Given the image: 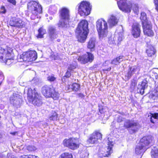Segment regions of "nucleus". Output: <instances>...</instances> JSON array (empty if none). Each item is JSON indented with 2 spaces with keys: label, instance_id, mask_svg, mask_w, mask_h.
Returning a JSON list of instances; mask_svg holds the SVG:
<instances>
[{
  "label": "nucleus",
  "instance_id": "a19ab883",
  "mask_svg": "<svg viewBox=\"0 0 158 158\" xmlns=\"http://www.w3.org/2000/svg\"><path fill=\"white\" fill-rule=\"evenodd\" d=\"M152 73V76L154 77L156 80L155 82L158 81V69H156V71H153Z\"/></svg>",
  "mask_w": 158,
  "mask_h": 158
},
{
  "label": "nucleus",
  "instance_id": "b1692460",
  "mask_svg": "<svg viewBox=\"0 0 158 158\" xmlns=\"http://www.w3.org/2000/svg\"><path fill=\"white\" fill-rule=\"evenodd\" d=\"M95 39L94 38H91L88 43V48L91 50H94L95 45Z\"/></svg>",
  "mask_w": 158,
  "mask_h": 158
},
{
  "label": "nucleus",
  "instance_id": "aec40b11",
  "mask_svg": "<svg viewBox=\"0 0 158 158\" xmlns=\"http://www.w3.org/2000/svg\"><path fill=\"white\" fill-rule=\"evenodd\" d=\"M140 70V67L138 66H129L127 71V77H131L134 74H139Z\"/></svg>",
  "mask_w": 158,
  "mask_h": 158
},
{
  "label": "nucleus",
  "instance_id": "5fc2aeb1",
  "mask_svg": "<svg viewBox=\"0 0 158 158\" xmlns=\"http://www.w3.org/2000/svg\"><path fill=\"white\" fill-rule=\"evenodd\" d=\"M70 71H70V70H69V69L67 71L65 75V77L68 78V77H69L70 76V75H71V74L70 73Z\"/></svg>",
  "mask_w": 158,
  "mask_h": 158
},
{
  "label": "nucleus",
  "instance_id": "a18cd8bd",
  "mask_svg": "<svg viewBox=\"0 0 158 158\" xmlns=\"http://www.w3.org/2000/svg\"><path fill=\"white\" fill-rule=\"evenodd\" d=\"M136 85L137 82L135 81L134 80L131 81L130 87L132 89H134L135 86Z\"/></svg>",
  "mask_w": 158,
  "mask_h": 158
},
{
  "label": "nucleus",
  "instance_id": "6e6d98bb",
  "mask_svg": "<svg viewBox=\"0 0 158 158\" xmlns=\"http://www.w3.org/2000/svg\"><path fill=\"white\" fill-rule=\"evenodd\" d=\"M83 153H82L81 154V156H82V157L83 158H86L88 157V156L89 155L88 153L87 152H85V155L84 156L83 155Z\"/></svg>",
  "mask_w": 158,
  "mask_h": 158
},
{
  "label": "nucleus",
  "instance_id": "c756f323",
  "mask_svg": "<svg viewBox=\"0 0 158 158\" xmlns=\"http://www.w3.org/2000/svg\"><path fill=\"white\" fill-rule=\"evenodd\" d=\"M26 148H25L24 145H21L20 146H18L16 150L18 152L21 153H24L27 152Z\"/></svg>",
  "mask_w": 158,
  "mask_h": 158
},
{
  "label": "nucleus",
  "instance_id": "2eb2a0df",
  "mask_svg": "<svg viewBox=\"0 0 158 158\" xmlns=\"http://www.w3.org/2000/svg\"><path fill=\"white\" fill-rule=\"evenodd\" d=\"M54 89L51 85H46L42 87L41 92L43 94L46 98H50L52 96V94Z\"/></svg>",
  "mask_w": 158,
  "mask_h": 158
},
{
  "label": "nucleus",
  "instance_id": "680f3d73",
  "mask_svg": "<svg viewBox=\"0 0 158 158\" xmlns=\"http://www.w3.org/2000/svg\"><path fill=\"white\" fill-rule=\"evenodd\" d=\"M155 90L158 93V84L157 85H156Z\"/></svg>",
  "mask_w": 158,
  "mask_h": 158
},
{
  "label": "nucleus",
  "instance_id": "58836bf2",
  "mask_svg": "<svg viewBox=\"0 0 158 158\" xmlns=\"http://www.w3.org/2000/svg\"><path fill=\"white\" fill-rule=\"evenodd\" d=\"M51 97H52L53 99L56 100L59 98V94L58 93L55 91V90H54Z\"/></svg>",
  "mask_w": 158,
  "mask_h": 158
},
{
  "label": "nucleus",
  "instance_id": "e433bc0d",
  "mask_svg": "<svg viewBox=\"0 0 158 158\" xmlns=\"http://www.w3.org/2000/svg\"><path fill=\"white\" fill-rule=\"evenodd\" d=\"M151 118L150 121L152 123H154L156 121L154 119H157L158 118V113H154L151 114Z\"/></svg>",
  "mask_w": 158,
  "mask_h": 158
},
{
  "label": "nucleus",
  "instance_id": "7c9ffc66",
  "mask_svg": "<svg viewBox=\"0 0 158 158\" xmlns=\"http://www.w3.org/2000/svg\"><path fill=\"white\" fill-rule=\"evenodd\" d=\"M57 8L55 5H52L50 6L49 9V12L52 14L55 13L57 10Z\"/></svg>",
  "mask_w": 158,
  "mask_h": 158
},
{
  "label": "nucleus",
  "instance_id": "20e7f679",
  "mask_svg": "<svg viewBox=\"0 0 158 158\" xmlns=\"http://www.w3.org/2000/svg\"><path fill=\"white\" fill-rule=\"evenodd\" d=\"M12 49L8 48L6 49H0V61L10 65L14 61V57L11 54Z\"/></svg>",
  "mask_w": 158,
  "mask_h": 158
},
{
  "label": "nucleus",
  "instance_id": "de8ad7c7",
  "mask_svg": "<svg viewBox=\"0 0 158 158\" xmlns=\"http://www.w3.org/2000/svg\"><path fill=\"white\" fill-rule=\"evenodd\" d=\"M138 90L139 91L140 93L141 94L143 95L144 94V89H145L142 88V87L138 86Z\"/></svg>",
  "mask_w": 158,
  "mask_h": 158
},
{
  "label": "nucleus",
  "instance_id": "f3484780",
  "mask_svg": "<svg viewBox=\"0 0 158 158\" xmlns=\"http://www.w3.org/2000/svg\"><path fill=\"white\" fill-rule=\"evenodd\" d=\"M141 31L140 26L138 23H135L132 26L131 33L134 38H138L140 36Z\"/></svg>",
  "mask_w": 158,
  "mask_h": 158
},
{
  "label": "nucleus",
  "instance_id": "6ab92c4d",
  "mask_svg": "<svg viewBox=\"0 0 158 158\" xmlns=\"http://www.w3.org/2000/svg\"><path fill=\"white\" fill-rule=\"evenodd\" d=\"M152 138L150 136L144 137L140 139L139 143L140 145L147 150L149 148L150 144L152 141Z\"/></svg>",
  "mask_w": 158,
  "mask_h": 158
},
{
  "label": "nucleus",
  "instance_id": "69168bd1",
  "mask_svg": "<svg viewBox=\"0 0 158 158\" xmlns=\"http://www.w3.org/2000/svg\"><path fill=\"white\" fill-rule=\"evenodd\" d=\"M111 69V68H109L107 69V70L110 71V69Z\"/></svg>",
  "mask_w": 158,
  "mask_h": 158
},
{
  "label": "nucleus",
  "instance_id": "4c0bfd02",
  "mask_svg": "<svg viewBox=\"0 0 158 158\" xmlns=\"http://www.w3.org/2000/svg\"><path fill=\"white\" fill-rule=\"evenodd\" d=\"M27 148V150L29 152L34 151L36 150L37 148L34 146L33 145H29L26 147Z\"/></svg>",
  "mask_w": 158,
  "mask_h": 158
},
{
  "label": "nucleus",
  "instance_id": "bb28decb",
  "mask_svg": "<svg viewBox=\"0 0 158 158\" xmlns=\"http://www.w3.org/2000/svg\"><path fill=\"white\" fill-rule=\"evenodd\" d=\"M123 56H120L114 59L111 62V64H113L117 65L119 64L123 60Z\"/></svg>",
  "mask_w": 158,
  "mask_h": 158
},
{
  "label": "nucleus",
  "instance_id": "ddd939ff",
  "mask_svg": "<svg viewBox=\"0 0 158 158\" xmlns=\"http://www.w3.org/2000/svg\"><path fill=\"white\" fill-rule=\"evenodd\" d=\"M94 58V56L92 53L87 52L85 55L79 57L78 60L81 63L85 64L88 62H91Z\"/></svg>",
  "mask_w": 158,
  "mask_h": 158
},
{
  "label": "nucleus",
  "instance_id": "13d9d810",
  "mask_svg": "<svg viewBox=\"0 0 158 158\" xmlns=\"http://www.w3.org/2000/svg\"><path fill=\"white\" fill-rule=\"evenodd\" d=\"M4 77L2 71H0V79L1 81L4 80Z\"/></svg>",
  "mask_w": 158,
  "mask_h": 158
},
{
  "label": "nucleus",
  "instance_id": "412c9836",
  "mask_svg": "<svg viewBox=\"0 0 158 158\" xmlns=\"http://www.w3.org/2000/svg\"><path fill=\"white\" fill-rule=\"evenodd\" d=\"M143 27L144 35L148 36H153L154 32L152 30V26L151 23L143 25Z\"/></svg>",
  "mask_w": 158,
  "mask_h": 158
},
{
  "label": "nucleus",
  "instance_id": "f257e3e1",
  "mask_svg": "<svg viewBox=\"0 0 158 158\" xmlns=\"http://www.w3.org/2000/svg\"><path fill=\"white\" fill-rule=\"evenodd\" d=\"M88 23L85 20H82L79 23L76 32L77 34V39L79 41L84 42L89 32Z\"/></svg>",
  "mask_w": 158,
  "mask_h": 158
},
{
  "label": "nucleus",
  "instance_id": "c85d7f7f",
  "mask_svg": "<svg viewBox=\"0 0 158 158\" xmlns=\"http://www.w3.org/2000/svg\"><path fill=\"white\" fill-rule=\"evenodd\" d=\"M146 52L148 56H151L155 53V49L153 46L150 45L146 50Z\"/></svg>",
  "mask_w": 158,
  "mask_h": 158
},
{
  "label": "nucleus",
  "instance_id": "603ef678",
  "mask_svg": "<svg viewBox=\"0 0 158 158\" xmlns=\"http://www.w3.org/2000/svg\"><path fill=\"white\" fill-rule=\"evenodd\" d=\"M58 56L57 54L56 53L55 54H52L51 56L52 59L54 60H56L58 58Z\"/></svg>",
  "mask_w": 158,
  "mask_h": 158
},
{
  "label": "nucleus",
  "instance_id": "dca6fc26",
  "mask_svg": "<svg viewBox=\"0 0 158 158\" xmlns=\"http://www.w3.org/2000/svg\"><path fill=\"white\" fill-rule=\"evenodd\" d=\"M119 9L123 11L129 13L131 11V4H127L126 0H121L117 2Z\"/></svg>",
  "mask_w": 158,
  "mask_h": 158
},
{
  "label": "nucleus",
  "instance_id": "1a4fd4ad",
  "mask_svg": "<svg viewBox=\"0 0 158 158\" xmlns=\"http://www.w3.org/2000/svg\"><path fill=\"white\" fill-rule=\"evenodd\" d=\"M37 58V54L34 51H30L23 53L20 56L19 61H32Z\"/></svg>",
  "mask_w": 158,
  "mask_h": 158
},
{
  "label": "nucleus",
  "instance_id": "a211bd4d",
  "mask_svg": "<svg viewBox=\"0 0 158 158\" xmlns=\"http://www.w3.org/2000/svg\"><path fill=\"white\" fill-rule=\"evenodd\" d=\"M102 137V135L101 133L98 132L94 133L90 136L87 142L92 144L97 143L98 140H101Z\"/></svg>",
  "mask_w": 158,
  "mask_h": 158
},
{
  "label": "nucleus",
  "instance_id": "423d86ee",
  "mask_svg": "<svg viewBox=\"0 0 158 158\" xmlns=\"http://www.w3.org/2000/svg\"><path fill=\"white\" fill-rule=\"evenodd\" d=\"M60 13L61 19L58 24V26L61 27H67L69 25V10L67 8L64 7L61 9Z\"/></svg>",
  "mask_w": 158,
  "mask_h": 158
},
{
  "label": "nucleus",
  "instance_id": "4468645a",
  "mask_svg": "<svg viewBox=\"0 0 158 158\" xmlns=\"http://www.w3.org/2000/svg\"><path fill=\"white\" fill-rule=\"evenodd\" d=\"M10 25L11 26L22 28L25 26V23L20 18L13 17L10 20Z\"/></svg>",
  "mask_w": 158,
  "mask_h": 158
},
{
  "label": "nucleus",
  "instance_id": "37998d69",
  "mask_svg": "<svg viewBox=\"0 0 158 158\" xmlns=\"http://www.w3.org/2000/svg\"><path fill=\"white\" fill-rule=\"evenodd\" d=\"M57 115L56 112H54L53 115L50 117V119L53 120H57Z\"/></svg>",
  "mask_w": 158,
  "mask_h": 158
},
{
  "label": "nucleus",
  "instance_id": "4d7b16f0",
  "mask_svg": "<svg viewBox=\"0 0 158 158\" xmlns=\"http://www.w3.org/2000/svg\"><path fill=\"white\" fill-rule=\"evenodd\" d=\"M7 1L14 5H16V1L15 0H7Z\"/></svg>",
  "mask_w": 158,
  "mask_h": 158
},
{
  "label": "nucleus",
  "instance_id": "c03bdc74",
  "mask_svg": "<svg viewBox=\"0 0 158 158\" xmlns=\"http://www.w3.org/2000/svg\"><path fill=\"white\" fill-rule=\"evenodd\" d=\"M20 158H39L38 157L32 155H29V156L24 155L22 156Z\"/></svg>",
  "mask_w": 158,
  "mask_h": 158
},
{
  "label": "nucleus",
  "instance_id": "2f4dec72",
  "mask_svg": "<svg viewBox=\"0 0 158 158\" xmlns=\"http://www.w3.org/2000/svg\"><path fill=\"white\" fill-rule=\"evenodd\" d=\"M38 37L41 38H43V35L46 33V30L43 28L41 27L38 30Z\"/></svg>",
  "mask_w": 158,
  "mask_h": 158
},
{
  "label": "nucleus",
  "instance_id": "bf43d9fd",
  "mask_svg": "<svg viewBox=\"0 0 158 158\" xmlns=\"http://www.w3.org/2000/svg\"><path fill=\"white\" fill-rule=\"evenodd\" d=\"M122 120H123L121 116H119L118 117L117 121L118 122H121Z\"/></svg>",
  "mask_w": 158,
  "mask_h": 158
},
{
  "label": "nucleus",
  "instance_id": "f8f14e48",
  "mask_svg": "<svg viewBox=\"0 0 158 158\" xmlns=\"http://www.w3.org/2000/svg\"><path fill=\"white\" fill-rule=\"evenodd\" d=\"M124 125L126 128H129V131L131 134L137 131L139 127L138 123L129 120H126Z\"/></svg>",
  "mask_w": 158,
  "mask_h": 158
},
{
  "label": "nucleus",
  "instance_id": "ea45409f",
  "mask_svg": "<svg viewBox=\"0 0 158 158\" xmlns=\"http://www.w3.org/2000/svg\"><path fill=\"white\" fill-rule=\"evenodd\" d=\"M47 80L50 82L54 81L56 79L54 75L52 74L49 75L47 77Z\"/></svg>",
  "mask_w": 158,
  "mask_h": 158
},
{
  "label": "nucleus",
  "instance_id": "3c124183",
  "mask_svg": "<svg viewBox=\"0 0 158 158\" xmlns=\"http://www.w3.org/2000/svg\"><path fill=\"white\" fill-rule=\"evenodd\" d=\"M1 11L0 13L3 14H5L6 13V10L5 9V7L3 6H2L1 8Z\"/></svg>",
  "mask_w": 158,
  "mask_h": 158
},
{
  "label": "nucleus",
  "instance_id": "774afa93",
  "mask_svg": "<svg viewBox=\"0 0 158 158\" xmlns=\"http://www.w3.org/2000/svg\"><path fill=\"white\" fill-rule=\"evenodd\" d=\"M1 106H2V108H3V107H4V106H3V105H1Z\"/></svg>",
  "mask_w": 158,
  "mask_h": 158
},
{
  "label": "nucleus",
  "instance_id": "39448f33",
  "mask_svg": "<svg viewBox=\"0 0 158 158\" xmlns=\"http://www.w3.org/2000/svg\"><path fill=\"white\" fill-rule=\"evenodd\" d=\"M96 28L100 38L107 36L108 27L106 22L103 19H99L97 21Z\"/></svg>",
  "mask_w": 158,
  "mask_h": 158
},
{
  "label": "nucleus",
  "instance_id": "72a5a7b5",
  "mask_svg": "<svg viewBox=\"0 0 158 158\" xmlns=\"http://www.w3.org/2000/svg\"><path fill=\"white\" fill-rule=\"evenodd\" d=\"M49 33L51 36L52 37H56V35H55V29L54 27H51L49 28Z\"/></svg>",
  "mask_w": 158,
  "mask_h": 158
},
{
  "label": "nucleus",
  "instance_id": "79ce46f5",
  "mask_svg": "<svg viewBox=\"0 0 158 158\" xmlns=\"http://www.w3.org/2000/svg\"><path fill=\"white\" fill-rule=\"evenodd\" d=\"M138 86L145 89L148 87L147 82L146 80H143L142 82L141 85H139Z\"/></svg>",
  "mask_w": 158,
  "mask_h": 158
},
{
  "label": "nucleus",
  "instance_id": "6e6552de",
  "mask_svg": "<svg viewBox=\"0 0 158 158\" xmlns=\"http://www.w3.org/2000/svg\"><path fill=\"white\" fill-rule=\"evenodd\" d=\"M106 141L108 145L106 147L107 149L106 152H105L104 149H101L98 153V156L101 158L107 156L113 152L112 148L114 144V142L112 139H110L109 138H107Z\"/></svg>",
  "mask_w": 158,
  "mask_h": 158
},
{
  "label": "nucleus",
  "instance_id": "8fccbe9b",
  "mask_svg": "<svg viewBox=\"0 0 158 158\" xmlns=\"http://www.w3.org/2000/svg\"><path fill=\"white\" fill-rule=\"evenodd\" d=\"M72 85H67L65 88V89L66 91H70L72 90V88H71V86Z\"/></svg>",
  "mask_w": 158,
  "mask_h": 158
},
{
  "label": "nucleus",
  "instance_id": "338daca9",
  "mask_svg": "<svg viewBox=\"0 0 158 158\" xmlns=\"http://www.w3.org/2000/svg\"><path fill=\"white\" fill-rule=\"evenodd\" d=\"M50 19H52V17H50Z\"/></svg>",
  "mask_w": 158,
  "mask_h": 158
},
{
  "label": "nucleus",
  "instance_id": "cd10ccee",
  "mask_svg": "<svg viewBox=\"0 0 158 158\" xmlns=\"http://www.w3.org/2000/svg\"><path fill=\"white\" fill-rule=\"evenodd\" d=\"M151 156L152 158H158V148L154 147L151 151Z\"/></svg>",
  "mask_w": 158,
  "mask_h": 158
},
{
  "label": "nucleus",
  "instance_id": "09e8293b",
  "mask_svg": "<svg viewBox=\"0 0 158 158\" xmlns=\"http://www.w3.org/2000/svg\"><path fill=\"white\" fill-rule=\"evenodd\" d=\"M7 158H17L12 153H8L7 154Z\"/></svg>",
  "mask_w": 158,
  "mask_h": 158
},
{
  "label": "nucleus",
  "instance_id": "e2e57ef3",
  "mask_svg": "<svg viewBox=\"0 0 158 158\" xmlns=\"http://www.w3.org/2000/svg\"><path fill=\"white\" fill-rule=\"evenodd\" d=\"M78 95H79V97H81V98H83L84 97V95L81 93L79 94Z\"/></svg>",
  "mask_w": 158,
  "mask_h": 158
},
{
  "label": "nucleus",
  "instance_id": "f704fd0d",
  "mask_svg": "<svg viewBox=\"0 0 158 158\" xmlns=\"http://www.w3.org/2000/svg\"><path fill=\"white\" fill-rule=\"evenodd\" d=\"M59 158H73V156L71 154L67 152L62 154Z\"/></svg>",
  "mask_w": 158,
  "mask_h": 158
},
{
  "label": "nucleus",
  "instance_id": "052dcab7",
  "mask_svg": "<svg viewBox=\"0 0 158 158\" xmlns=\"http://www.w3.org/2000/svg\"><path fill=\"white\" fill-rule=\"evenodd\" d=\"M110 63V62L109 60H106L105 62L103 64L104 66H107Z\"/></svg>",
  "mask_w": 158,
  "mask_h": 158
},
{
  "label": "nucleus",
  "instance_id": "9b49d317",
  "mask_svg": "<svg viewBox=\"0 0 158 158\" xmlns=\"http://www.w3.org/2000/svg\"><path fill=\"white\" fill-rule=\"evenodd\" d=\"M63 144L64 146L73 150H75L79 147L78 139L77 138L65 139L63 141Z\"/></svg>",
  "mask_w": 158,
  "mask_h": 158
},
{
  "label": "nucleus",
  "instance_id": "f03ea898",
  "mask_svg": "<svg viewBox=\"0 0 158 158\" xmlns=\"http://www.w3.org/2000/svg\"><path fill=\"white\" fill-rule=\"evenodd\" d=\"M27 9L31 13V19L35 20L40 18L42 8L38 2L34 1L29 2L27 4Z\"/></svg>",
  "mask_w": 158,
  "mask_h": 158
},
{
  "label": "nucleus",
  "instance_id": "9d476101",
  "mask_svg": "<svg viewBox=\"0 0 158 158\" xmlns=\"http://www.w3.org/2000/svg\"><path fill=\"white\" fill-rule=\"evenodd\" d=\"M78 7V13L81 16L88 15L90 14L91 6L89 2L82 1Z\"/></svg>",
  "mask_w": 158,
  "mask_h": 158
},
{
  "label": "nucleus",
  "instance_id": "473e14b6",
  "mask_svg": "<svg viewBox=\"0 0 158 158\" xmlns=\"http://www.w3.org/2000/svg\"><path fill=\"white\" fill-rule=\"evenodd\" d=\"M71 87H72V90L77 91L79 90L80 85L77 83H74L72 85Z\"/></svg>",
  "mask_w": 158,
  "mask_h": 158
},
{
  "label": "nucleus",
  "instance_id": "864d4df0",
  "mask_svg": "<svg viewBox=\"0 0 158 158\" xmlns=\"http://www.w3.org/2000/svg\"><path fill=\"white\" fill-rule=\"evenodd\" d=\"M154 2L156 6V9L158 11V0H154Z\"/></svg>",
  "mask_w": 158,
  "mask_h": 158
},
{
  "label": "nucleus",
  "instance_id": "4be33fe9",
  "mask_svg": "<svg viewBox=\"0 0 158 158\" xmlns=\"http://www.w3.org/2000/svg\"><path fill=\"white\" fill-rule=\"evenodd\" d=\"M10 102L11 104L16 106L19 105L22 102V99L19 95L14 94L10 96Z\"/></svg>",
  "mask_w": 158,
  "mask_h": 158
},
{
  "label": "nucleus",
  "instance_id": "a878e982",
  "mask_svg": "<svg viewBox=\"0 0 158 158\" xmlns=\"http://www.w3.org/2000/svg\"><path fill=\"white\" fill-rule=\"evenodd\" d=\"M140 19L142 21L143 25L151 23L150 21H148L147 18L146 14L144 12L141 13Z\"/></svg>",
  "mask_w": 158,
  "mask_h": 158
},
{
  "label": "nucleus",
  "instance_id": "0eeeda50",
  "mask_svg": "<svg viewBox=\"0 0 158 158\" xmlns=\"http://www.w3.org/2000/svg\"><path fill=\"white\" fill-rule=\"evenodd\" d=\"M123 39V29L122 26H119L114 34L111 35L109 38L108 42L110 44H116L122 41Z\"/></svg>",
  "mask_w": 158,
  "mask_h": 158
},
{
  "label": "nucleus",
  "instance_id": "7ed1b4c3",
  "mask_svg": "<svg viewBox=\"0 0 158 158\" xmlns=\"http://www.w3.org/2000/svg\"><path fill=\"white\" fill-rule=\"evenodd\" d=\"M27 97L29 101L35 105L40 106L42 104V98L35 88L32 89L31 88H28Z\"/></svg>",
  "mask_w": 158,
  "mask_h": 158
},
{
  "label": "nucleus",
  "instance_id": "49530a36",
  "mask_svg": "<svg viewBox=\"0 0 158 158\" xmlns=\"http://www.w3.org/2000/svg\"><path fill=\"white\" fill-rule=\"evenodd\" d=\"M76 66L75 64H70L68 67V69L70 71L76 68Z\"/></svg>",
  "mask_w": 158,
  "mask_h": 158
},
{
  "label": "nucleus",
  "instance_id": "0e129e2a",
  "mask_svg": "<svg viewBox=\"0 0 158 158\" xmlns=\"http://www.w3.org/2000/svg\"><path fill=\"white\" fill-rule=\"evenodd\" d=\"M0 158H3V155L1 153H0Z\"/></svg>",
  "mask_w": 158,
  "mask_h": 158
},
{
  "label": "nucleus",
  "instance_id": "5701e85b",
  "mask_svg": "<svg viewBox=\"0 0 158 158\" xmlns=\"http://www.w3.org/2000/svg\"><path fill=\"white\" fill-rule=\"evenodd\" d=\"M118 20V19L116 17L112 15L109 18L107 22L109 24V27H112L115 26L117 24Z\"/></svg>",
  "mask_w": 158,
  "mask_h": 158
},
{
  "label": "nucleus",
  "instance_id": "393cba45",
  "mask_svg": "<svg viewBox=\"0 0 158 158\" xmlns=\"http://www.w3.org/2000/svg\"><path fill=\"white\" fill-rule=\"evenodd\" d=\"M146 150L144 147L140 145L139 143L135 148V152L137 155L143 153Z\"/></svg>",
  "mask_w": 158,
  "mask_h": 158
},
{
  "label": "nucleus",
  "instance_id": "c9c22d12",
  "mask_svg": "<svg viewBox=\"0 0 158 158\" xmlns=\"http://www.w3.org/2000/svg\"><path fill=\"white\" fill-rule=\"evenodd\" d=\"M131 7L135 13H137L139 10V7L137 4L133 3L131 4Z\"/></svg>",
  "mask_w": 158,
  "mask_h": 158
}]
</instances>
